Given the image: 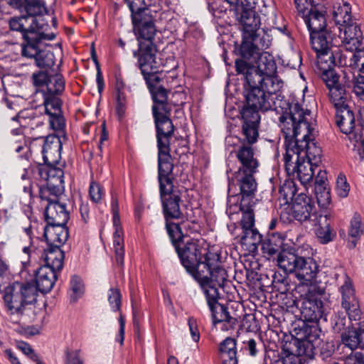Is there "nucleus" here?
I'll list each match as a JSON object with an SVG mask.
<instances>
[{
    "instance_id": "obj_42",
    "label": "nucleus",
    "mask_w": 364,
    "mask_h": 364,
    "mask_svg": "<svg viewBox=\"0 0 364 364\" xmlns=\"http://www.w3.org/2000/svg\"><path fill=\"white\" fill-rule=\"evenodd\" d=\"M333 20L336 25L343 28L346 23L350 22L351 14V7L349 3L336 4L333 6Z\"/></svg>"
},
{
    "instance_id": "obj_6",
    "label": "nucleus",
    "mask_w": 364,
    "mask_h": 364,
    "mask_svg": "<svg viewBox=\"0 0 364 364\" xmlns=\"http://www.w3.org/2000/svg\"><path fill=\"white\" fill-rule=\"evenodd\" d=\"M171 109L154 113V119L157 138L158 168L173 166V158L170 154V141L174 132L173 121L170 119Z\"/></svg>"
},
{
    "instance_id": "obj_52",
    "label": "nucleus",
    "mask_w": 364,
    "mask_h": 364,
    "mask_svg": "<svg viewBox=\"0 0 364 364\" xmlns=\"http://www.w3.org/2000/svg\"><path fill=\"white\" fill-rule=\"evenodd\" d=\"M114 232L113 235V245L114 247L116 259L118 263L122 264L124 257L123 238L122 237L121 225L114 226Z\"/></svg>"
},
{
    "instance_id": "obj_58",
    "label": "nucleus",
    "mask_w": 364,
    "mask_h": 364,
    "mask_svg": "<svg viewBox=\"0 0 364 364\" xmlns=\"http://www.w3.org/2000/svg\"><path fill=\"white\" fill-rule=\"evenodd\" d=\"M315 196L318 206L326 208L331 203V192L327 186H315Z\"/></svg>"
},
{
    "instance_id": "obj_18",
    "label": "nucleus",
    "mask_w": 364,
    "mask_h": 364,
    "mask_svg": "<svg viewBox=\"0 0 364 364\" xmlns=\"http://www.w3.org/2000/svg\"><path fill=\"white\" fill-rule=\"evenodd\" d=\"M241 141L252 145L257 141L261 116L259 112L242 108Z\"/></svg>"
},
{
    "instance_id": "obj_31",
    "label": "nucleus",
    "mask_w": 364,
    "mask_h": 364,
    "mask_svg": "<svg viewBox=\"0 0 364 364\" xmlns=\"http://www.w3.org/2000/svg\"><path fill=\"white\" fill-rule=\"evenodd\" d=\"M244 143L239 145L236 151V156L241 166L237 171L257 172L259 162L255 156V152L251 145Z\"/></svg>"
},
{
    "instance_id": "obj_10",
    "label": "nucleus",
    "mask_w": 364,
    "mask_h": 364,
    "mask_svg": "<svg viewBox=\"0 0 364 364\" xmlns=\"http://www.w3.org/2000/svg\"><path fill=\"white\" fill-rule=\"evenodd\" d=\"M31 82L36 88L35 97L41 95L43 103L60 97L65 87V81L62 75H49L47 70L33 73Z\"/></svg>"
},
{
    "instance_id": "obj_15",
    "label": "nucleus",
    "mask_w": 364,
    "mask_h": 364,
    "mask_svg": "<svg viewBox=\"0 0 364 364\" xmlns=\"http://www.w3.org/2000/svg\"><path fill=\"white\" fill-rule=\"evenodd\" d=\"M287 211L289 213V217L291 219V222L294 220H297L300 223L309 221L313 225L314 220L317 218L318 213L312 198L304 193L296 195L293 205Z\"/></svg>"
},
{
    "instance_id": "obj_51",
    "label": "nucleus",
    "mask_w": 364,
    "mask_h": 364,
    "mask_svg": "<svg viewBox=\"0 0 364 364\" xmlns=\"http://www.w3.org/2000/svg\"><path fill=\"white\" fill-rule=\"evenodd\" d=\"M262 348V343L259 338H248L242 342L240 351L245 355L255 357Z\"/></svg>"
},
{
    "instance_id": "obj_34",
    "label": "nucleus",
    "mask_w": 364,
    "mask_h": 364,
    "mask_svg": "<svg viewBox=\"0 0 364 364\" xmlns=\"http://www.w3.org/2000/svg\"><path fill=\"white\" fill-rule=\"evenodd\" d=\"M316 226L315 235L321 244H328L333 240L337 235L336 232L331 228L327 214L317 213V218L312 223Z\"/></svg>"
},
{
    "instance_id": "obj_48",
    "label": "nucleus",
    "mask_w": 364,
    "mask_h": 364,
    "mask_svg": "<svg viewBox=\"0 0 364 364\" xmlns=\"http://www.w3.org/2000/svg\"><path fill=\"white\" fill-rule=\"evenodd\" d=\"M262 235L259 232L255 225L253 228H249L242 232L240 243L245 245H255L257 247L259 244L263 242Z\"/></svg>"
},
{
    "instance_id": "obj_43",
    "label": "nucleus",
    "mask_w": 364,
    "mask_h": 364,
    "mask_svg": "<svg viewBox=\"0 0 364 364\" xmlns=\"http://www.w3.org/2000/svg\"><path fill=\"white\" fill-rule=\"evenodd\" d=\"M245 58L242 57V59L235 60V67L237 74H242L245 77V82L244 84L246 87L248 83H253L254 77L259 78L257 74L255 66L251 65L250 63L245 62Z\"/></svg>"
},
{
    "instance_id": "obj_23",
    "label": "nucleus",
    "mask_w": 364,
    "mask_h": 364,
    "mask_svg": "<svg viewBox=\"0 0 364 364\" xmlns=\"http://www.w3.org/2000/svg\"><path fill=\"white\" fill-rule=\"evenodd\" d=\"M62 100L58 97L51 100L49 102L42 103L44 107L45 113L49 116V123L50 127L59 132V134L63 137V140H66V134L65 133V119L62 114Z\"/></svg>"
},
{
    "instance_id": "obj_24",
    "label": "nucleus",
    "mask_w": 364,
    "mask_h": 364,
    "mask_svg": "<svg viewBox=\"0 0 364 364\" xmlns=\"http://www.w3.org/2000/svg\"><path fill=\"white\" fill-rule=\"evenodd\" d=\"M60 135L50 134L46 138L39 137L43 141L42 149L43 159L45 163L58 164L61 159V149L63 139Z\"/></svg>"
},
{
    "instance_id": "obj_30",
    "label": "nucleus",
    "mask_w": 364,
    "mask_h": 364,
    "mask_svg": "<svg viewBox=\"0 0 364 364\" xmlns=\"http://www.w3.org/2000/svg\"><path fill=\"white\" fill-rule=\"evenodd\" d=\"M210 311L213 325L220 330L229 331L234 329L237 326V318L230 316L228 308L224 304H218Z\"/></svg>"
},
{
    "instance_id": "obj_61",
    "label": "nucleus",
    "mask_w": 364,
    "mask_h": 364,
    "mask_svg": "<svg viewBox=\"0 0 364 364\" xmlns=\"http://www.w3.org/2000/svg\"><path fill=\"white\" fill-rule=\"evenodd\" d=\"M122 296L117 288H111L108 291V301L113 311H119L121 307Z\"/></svg>"
},
{
    "instance_id": "obj_14",
    "label": "nucleus",
    "mask_w": 364,
    "mask_h": 364,
    "mask_svg": "<svg viewBox=\"0 0 364 364\" xmlns=\"http://www.w3.org/2000/svg\"><path fill=\"white\" fill-rule=\"evenodd\" d=\"M255 172L235 171L233 177L228 176V191L235 185L239 186L240 206L247 207L248 203H254L257 183L254 176Z\"/></svg>"
},
{
    "instance_id": "obj_27",
    "label": "nucleus",
    "mask_w": 364,
    "mask_h": 364,
    "mask_svg": "<svg viewBox=\"0 0 364 364\" xmlns=\"http://www.w3.org/2000/svg\"><path fill=\"white\" fill-rule=\"evenodd\" d=\"M326 11L325 6L321 4L314 3L313 7L310 8L309 14L304 19L306 26L309 32V36L317 31H321L327 26L326 18Z\"/></svg>"
},
{
    "instance_id": "obj_36",
    "label": "nucleus",
    "mask_w": 364,
    "mask_h": 364,
    "mask_svg": "<svg viewBox=\"0 0 364 364\" xmlns=\"http://www.w3.org/2000/svg\"><path fill=\"white\" fill-rule=\"evenodd\" d=\"M48 245L61 247L69 237V231L65 225L47 224L43 234Z\"/></svg>"
},
{
    "instance_id": "obj_41",
    "label": "nucleus",
    "mask_w": 364,
    "mask_h": 364,
    "mask_svg": "<svg viewBox=\"0 0 364 364\" xmlns=\"http://www.w3.org/2000/svg\"><path fill=\"white\" fill-rule=\"evenodd\" d=\"M64 193V185L41 184L39 186V196L46 205L59 200V198Z\"/></svg>"
},
{
    "instance_id": "obj_8",
    "label": "nucleus",
    "mask_w": 364,
    "mask_h": 364,
    "mask_svg": "<svg viewBox=\"0 0 364 364\" xmlns=\"http://www.w3.org/2000/svg\"><path fill=\"white\" fill-rule=\"evenodd\" d=\"M31 38L26 44H21L22 56L34 59L36 65L41 69H50L55 65V58L54 53L47 49L45 40L52 41L55 38L54 33L46 34L44 32L41 35L31 34Z\"/></svg>"
},
{
    "instance_id": "obj_62",
    "label": "nucleus",
    "mask_w": 364,
    "mask_h": 364,
    "mask_svg": "<svg viewBox=\"0 0 364 364\" xmlns=\"http://www.w3.org/2000/svg\"><path fill=\"white\" fill-rule=\"evenodd\" d=\"M350 186L343 173H340L336 179V193L340 198H346L348 196Z\"/></svg>"
},
{
    "instance_id": "obj_32",
    "label": "nucleus",
    "mask_w": 364,
    "mask_h": 364,
    "mask_svg": "<svg viewBox=\"0 0 364 364\" xmlns=\"http://www.w3.org/2000/svg\"><path fill=\"white\" fill-rule=\"evenodd\" d=\"M70 218L64 203L59 200L45 205V219L47 224L66 225Z\"/></svg>"
},
{
    "instance_id": "obj_11",
    "label": "nucleus",
    "mask_w": 364,
    "mask_h": 364,
    "mask_svg": "<svg viewBox=\"0 0 364 364\" xmlns=\"http://www.w3.org/2000/svg\"><path fill=\"white\" fill-rule=\"evenodd\" d=\"M38 293L35 287L29 283L14 282L4 291V300L11 314H23L26 305L37 301Z\"/></svg>"
},
{
    "instance_id": "obj_54",
    "label": "nucleus",
    "mask_w": 364,
    "mask_h": 364,
    "mask_svg": "<svg viewBox=\"0 0 364 364\" xmlns=\"http://www.w3.org/2000/svg\"><path fill=\"white\" fill-rule=\"evenodd\" d=\"M241 140V138H237V136H232V135H229L225 139V149L228 155L227 156V173L230 171H232V168H230V162L231 157H234V153H235V156L237 155V149L239 146L237 145V143Z\"/></svg>"
},
{
    "instance_id": "obj_59",
    "label": "nucleus",
    "mask_w": 364,
    "mask_h": 364,
    "mask_svg": "<svg viewBox=\"0 0 364 364\" xmlns=\"http://www.w3.org/2000/svg\"><path fill=\"white\" fill-rule=\"evenodd\" d=\"M353 51L354 53L349 60V66L358 69L359 72L364 74V48L358 47Z\"/></svg>"
},
{
    "instance_id": "obj_63",
    "label": "nucleus",
    "mask_w": 364,
    "mask_h": 364,
    "mask_svg": "<svg viewBox=\"0 0 364 364\" xmlns=\"http://www.w3.org/2000/svg\"><path fill=\"white\" fill-rule=\"evenodd\" d=\"M104 191L100 183L92 181L89 187V196L93 203H98L101 201Z\"/></svg>"
},
{
    "instance_id": "obj_39",
    "label": "nucleus",
    "mask_w": 364,
    "mask_h": 364,
    "mask_svg": "<svg viewBox=\"0 0 364 364\" xmlns=\"http://www.w3.org/2000/svg\"><path fill=\"white\" fill-rule=\"evenodd\" d=\"M42 257L44 259L43 267H49L53 270L60 272L63 267L64 252L60 247L56 245H48L43 250Z\"/></svg>"
},
{
    "instance_id": "obj_5",
    "label": "nucleus",
    "mask_w": 364,
    "mask_h": 364,
    "mask_svg": "<svg viewBox=\"0 0 364 364\" xmlns=\"http://www.w3.org/2000/svg\"><path fill=\"white\" fill-rule=\"evenodd\" d=\"M174 165L158 168L157 178L159 183L160 199L162 203L164 216L166 220L178 219L182 215L180 203L181 198L173 186Z\"/></svg>"
},
{
    "instance_id": "obj_37",
    "label": "nucleus",
    "mask_w": 364,
    "mask_h": 364,
    "mask_svg": "<svg viewBox=\"0 0 364 364\" xmlns=\"http://www.w3.org/2000/svg\"><path fill=\"white\" fill-rule=\"evenodd\" d=\"M196 281L199 283L203 292L205 295V299L210 311H212L219 304L220 293L215 284L213 283V280H211L210 277L205 274V270H202L201 274Z\"/></svg>"
},
{
    "instance_id": "obj_49",
    "label": "nucleus",
    "mask_w": 364,
    "mask_h": 364,
    "mask_svg": "<svg viewBox=\"0 0 364 364\" xmlns=\"http://www.w3.org/2000/svg\"><path fill=\"white\" fill-rule=\"evenodd\" d=\"M254 204H255V202L248 203L247 207L240 205V210L242 213V232L255 225V215L252 209Z\"/></svg>"
},
{
    "instance_id": "obj_13",
    "label": "nucleus",
    "mask_w": 364,
    "mask_h": 364,
    "mask_svg": "<svg viewBox=\"0 0 364 364\" xmlns=\"http://www.w3.org/2000/svg\"><path fill=\"white\" fill-rule=\"evenodd\" d=\"M262 51L259 52L256 58L248 59L257 63L256 70L259 77L257 80L263 82V85L267 88L270 94H277V92L282 93L281 89L284 82L277 74V63L270 53Z\"/></svg>"
},
{
    "instance_id": "obj_26",
    "label": "nucleus",
    "mask_w": 364,
    "mask_h": 364,
    "mask_svg": "<svg viewBox=\"0 0 364 364\" xmlns=\"http://www.w3.org/2000/svg\"><path fill=\"white\" fill-rule=\"evenodd\" d=\"M299 336L300 337L291 336V339L283 345L282 349L289 355L299 356L300 359L303 355L313 358L316 349L315 344L307 340L302 334H299Z\"/></svg>"
},
{
    "instance_id": "obj_22",
    "label": "nucleus",
    "mask_w": 364,
    "mask_h": 364,
    "mask_svg": "<svg viewBox=\"0 0 364 364\" xmlns=\"http://www.w3.org/2000/svg\"><path fill=\"white\" fill-rule=\"evenodd\" d=\"M203 268L205 274L209 275L212 282L218 286L223 287L228 282V272L221 266L219 255L210 251L205 252Z\"/></svg>"
},
{
    "instance_id": "obj_40",
    "label": "nucleus",
    "mask_w": 364,
    "mask_h": 364,
    "mask_svg": "<svg viewBox=\"0 0 364 364\" xmlns=\"http://www.w3.org/2000/svg\"><path fill=\"white\" fill-rule=\"evenodd\" d=\"M220 357L223 364H237L238 355L237 340L227 337L221 341L219 346Z\"/></svg>"
},
{
    "instance_id": "obj_53",
    "label": "nucleus",
    "mask_w": 364,
    "mask_h": 364,
    "mask_svg": "<svg viewBox=\"0 0 364 364\" xmlns=\"http://www.w3.org/2000/svg\"><path fill=\"white\" fill-rule=\"evenodd\" d=\"M166 227L169 239L171 240L176 251V245H180L183 240L181 229L178 224L173 223V222H169V220H166Z\"/></svg>"
},
{
    "instance_id": "obj_47",
    "label": "nucleus",
    "mask_w": 364,
    "mask_h": 364,
    "mask_svg": "<svg viewBox=\"0 0 364 364\" xmlns=\"http://www.w3.org/2000/svg\"><path fill=\"white\" fill-rule=\"evenodd\" d=\"M350 321L346 310L335 311L330 318V325L333 333H341L346 328L347 323Z\"/></svg>"
},
{
    "instance_id": "obj_7",
    "label": "nucleus",
    "mask_w": 364,
    "mask_h": 364,
    "mask_svg": "<svg viewBox=\"0 0 364 364\" xmlns=\"http://www.w3.org/2000/svg\"><path fill=\"white\" fill-rule=\"evenodd\" d=\"M278 265L285 273H295L301 281L311 282L316 277L319 267L313 258H304L292 251H283L278 259Z\"/></svg>"
},
{
    "instance_id": "obj_21",
    "label": "nucleus",
    "mask_w": 364,
    "mask_h": 364,
    "mask_svg": "<svg viewBox=\"0 0 364 364\" xmlns=\"http://www.w3.org/2000/svg\"><path fill=\"white\" fill-rule=\"evenodd\" d=\"M9 27L11 30L18 31L23 37V43L26 44L28 40V37L31 38V34L41 35L43 31V24L40 23L38 21L27 16H20L11 18L9 20Z\"/></svg>"
},
{
    "instance_id": "obj_29",
    "label": "nucleus",
    "mask_w": 364,
    "mask_h": 364,
    "mask_svg": "<svg viewBox=\"0 0 364 364\" xmlns=\"http://www.w3.org/2000/svg\"><path fill=\"white\" fill-rule=\"evenodd\" d=\"M287 237V232L282 230L279 232H267V237L262 242L263 252H266L270 256L278 254L277 257V262L279 255L283 251H292L293 248L285 250L284 241Z\"/></svg>"
},
{
    "instance_id": "obj_64",
    "label": "nucleus",
    "mask_w": 364,
    "mask_h": 364,
    "mask_svg": "<svg viewBox=\"0 0 364 364\" xmlns=\"http://www.w3.org/2000/svg\"><path fill=\"white\" fill-rule=\"evenodd\" d=\"M355 95L360 101L364 102V75H358L353 80V89Z\"/></svg>"
},
{
    "instance_id": "obj_46",
    "label": "nucleus",
    "mask_w": 364,
    "mask_h": 364,
    "mask_svg": "<svg viewBox=\"0 0 364 364\" xmlns=\"http://www.w3.org/2000/svg\"><path fill=\"white\" fill-rule=\"evenodd\" d=\"M22 9L28 17L35 18L47 13V9L43 0H24Z\"/></svg>"
},
{
    "instance_id": "obj_1",
    "label": "nucleus",
    "mask_w": 364,
    "mask_h": 364,
    "mask_svg": "<svg viewBox=\"0 0 364 364\" xmlns=\"http://www.w3.org/2000/svg\"><path fill=\"white\" fill-rule=\"evenodd\" d=\"M288 122L282 123L284 139V168L287 176L296 177L306 185L312 183L315 172L321 161V150L312 137V112L296 103Z\"/></svg>"
},
{
    "instance_id": "obj_38",
    "label": "nucleus",
    "mask_w": 364,
    "mask_h": 364,
    "mask_svg": "<svg viewBox=\"0 0 364 364\" xmlns=\"http://www.w3.org/2000/svg\"><path fill=\"white\" fill-rule=\"evenodd\" d=\"M338 55L339 53L334 54L333 52H331L328 58L323 60V63L326 64L325 66L321 67V77L326 84L328 91L331 87H334L340 80V75L333 69L334 66L338 65L337 61V56Z\"/></svg>"
},
{
    "instance_id": "obj_12",
    "label": "nucleus",
    "mask_w": 364,
    "mask_h": 364,
    "mask_svg": "<svg viewBox=\"0 0 364 364\" xmlns=\"http://www.w3.org/2000/svg\"><path fill=\"white\" fill-rule=\"evenodd\" d=\"M204 248L193 240H188L186 242H181L180 246H176V252L180 259L181 265L186 272L192 275L195 280L200 276L203 269L205 253Z\"/></svg>"
},
{
    "instance_id": "obj_9",
    "label": "nucleus",
    "mask_w": 364,
    "mask_h": 364,
    "mask_svg": "<svg viewBox=\"0 0 364 364\" xmlns=\"http://www.w3.org/2000/svg\"><path fill=\"white\" fill-rule=\"evenodd\" d=\"M140 70L154 101L153 114L172 109L171 105L168 103V91L161 85L163 78L156 64H151L150 65L144 64Z\"/></svg>"
},
{
    "instance_id": "obj_33",
    "label": "nucleus",
    "mask_w": 364,
    "mask_h": 364,
    "mask_svg": "<svg viewBox=\"0 0 364 364\" xmlns=\"http://www.w3.org/2000/svg\"><path fill=\"white\" fill-rule=\"evenodd\" d=\"M58 272L49 267H40L36 272V291L43 294L50 292L57 279Z\"/></svg>"
},
{
    "instance_id": "obj_44",
    "label": "nucleus",
    "mask_w": 364,
    "mask_h": 364,
    "mask_svg": "<svg viewBox=\"0 0 364 364\" xmlns=\"http://www.w3.org/2000/svg\"><path fill=\"white\" fill-rule=\"evenodd\" d=\"M328 97L330 102H331L336 110H337L348 101L346 87L341 85L339 81L336 85L331 87L328 91Z\"/></svg>"
},
{
    "instance_id": "obj_57",
    "label": "nucleus",
    "mask_w": 364,
    "mask_h": 364,
    "mask_svg": "<svg viewBox=\"0 0 364 364\" xmlns=\"http://www.w3.org/2000/svg\"><path fill=\"white\" fill-rule=\"evenodd\" d=\"M363 233L364 228L362 225V218L360 214L355 213L348 228V236L360 239Z\"/></svg>"
},
{
    "instance_id": "obj_25",
    "label": "nucleus",
    "mask_w": 364,
    "mask_h": 364,
    "mask_svg": "<svg viewBox=\"0 0 364 364\" xmlns=\"http://www.w3.org/2000/svg\"><path fill=\"white\" fill-rule=\"evenodd\" d=\"M336 123L340 131L345 134H350L354 139L355 132H358L359 128L355 124V114L349 107L348 101L336 111Z\"/></svg>"
},
{
    "instance_id": "obj_16",
    "label": "nucleus",
    "mask_w": 364,
    "mask_h": 364,
    "mask_svg": "<svg viewBox=\"0 0 364 364\" xmlns=\"http://www.w3.org/2000/svg\"><path fill=\"white\" fill-rule=\"evenodd\" d=\"M300 313L306 322L327 321V314L323 301L310 293L301 299Z\"/></svg>"
},
{
    "instance_id": "obj_35",
    "label": "nucleus",
    "mask_w": 364,
    "mask_h": 364,
    "mask_svg": "<svg viewBox=\"0 0 364 364\" xmlns=\"http://www.w3.org/2000/svg\"><path fill=\"white\" fill-rule=\"evenodd\" d=\"M344 33V45L346 50L353 52L354 49L362 45V31L352 17L350 22L346 23L343 28H340Z\"/></svg>"
},
{
    "instance_id": "obj_3",
    "label": "nucleus",
    "mask_w": 364,
    "mask_h": 364,
    "mask_svg": "<svg viewBox=\"0 0 364 364\" xmlns=\"http://www.w3.org/2000/svg\"><path fill=\"white\" fill-rule=\"evenodd\" d=\"M253 83H248L245 87L246 104L243 109L250 112H267L273 109L279 114V127L282 129V122L286 123L291 117L296 102L295 98H286L282 93L270 94L264 87L263 82L254 77Z\"/></svg>"
},
{
    "instance_id": "obj_4",
    "label": "nucleus",
    "mask_w": 364,
    "mask_h": 364,
    "mask_svg": "<svg viewBox=\"0 0 364 364\" xmlns=\"http://www.w3.org/2000/svg\"><path fill=\"white\" fill-rule=\"evenodd\" d=\"M138 56L139 68L141 69L144 64L148 66L156 64L157 48L154 43L156 28L151 4L146 3V0H138Z\"/></svg>"
},
{
    "instance_id": "obj_20",
    "label": "nucleus",
    "mask_w": 364,
    "mask_h": 364,
    "mask_svg": "<svg viewBox=\"0 0 364 364\" xmlns=\"http://www.w3.org/2000/svg\"><path fill=\"white\" fill-rule=\"evenodd\" d=\"M310 38V43L314 50L318 64H323V60L328 59L331 55V48L333 44V34L327 29V26L321 31L312 33Z\"/></svg>"
},
{
    "instance_id": "obj_17",
    "label": "nucleus",
    "mask_w": 364,
    "mask_h": 364,
    "mask_svg": "<svg viewBox=\"0 0 364 364\" xmlns=\"http://www.w3.org/2000/svg\"><path fill=\"white\" fill-rule=\"evenodd\" d=\"M340 293L341 295V306L347 311L348 319L358 321L362 318V311L355 296V291L352 280L347 274L343 284L340 287Z\"/></svg>"
},
{
    "instance_id": "obj_2",
    "label": "nucleus",
    "mask_w": 364,
    "mask_h": 364,
    "mask_svg": "<svg viewBox=\"0 0 364 364\" xmlns=\"http://www.w3.org/2000/svg\"><path fill=\"white\" fill-rule=\"evenodd\" d=\"M240 10L242 43L239 55L246 59L257 58L261 50L269 48L272 38L267 30L261 28V18L255 10L252 0H245Z\"/></svg>"
},
{
    "instance_id": "obj_60",
    "label": "nucleus",
    "mask_w": 364,
    "mask_h": 364,
    "mask_svg": "<svg viewBox=\"0 0 364 364\" xmlns=\"http://www.w3.org/2000/svg\"><path fill=\"white\" fill-rule=\"evenodd\" d=\"M273 289L280 294H286L289 290L288 277L282 274L274 273L272 280Z\"/></svg>"
},
{
    "instance_id": "obj_56",
    "label": "nucleus",
    "mask_w": 364,
    "mask_h": 364,
    "mask_svg": "<svg viewBox=\"0 0 364 364\" xmlns=\"http://www.w3.org/2000/svg\"><path fill=\"white\" fill-rule=\"evenodd\" d=\"M289 213L287 210H282L279 220L277 218H273L268 225L267 232L282 231L284 228V223H291V220L289 218Z\"/></svg>"
},
{
    "instance_id": "obj_19",
    "label": "nucleus",
    "mask_w": 364,
    "mask_h": 364,
    "mask_svg": "<svg viewBox=\"0 0 364 364\" xmlns=\"http://www.w3.org/2000/svg\"><path fill=\"white\" fill-rule=\"evenodd\" d=\"M57 164H36L30 167L32 177L36 180H40L47 184L64 185V172L60 168H57Z\"/></svg>"
},
{
    "instance_id": "obj_28",
    "label": "nucleus",
    "mask_w": 364,
    "mask_h": 364,
    "mask_svg": "<svg viewBox=\"0 0 364 364\" xmlns=\"http://www.w3.org/2000/svg\"><path fill=\"white\" fill-rule=\"evenodd\" d=\"M343 345L353 350L364 349V321L352 325L341 334Z\"/></svg>"
},
{
    "instance_id": "obj_45",
    "label": "nucleus",
    "mask_w": 364,
    "mask_h": 364,
    "mask_svg": "<svg viewBox=\"0 0 364 364\" xmlns=\"http://www.w3.org/2000/svg\"><path fill=\"white\" fill-rule=\"evenodd\" d=\"M298 192V188L294 180L286 179L279 188V198L282 199L284 203H291L295 201Z\"/></svg>"
},
{
    "instance_id": "obj_55",
    "label": "nucleus",
    "mask_w": 364,
    "mask_h": 364,
    "mask_svg": "<svg viewBox=\"0 0 364 364\" xmlns=\"http://www.w3.org/2000/svg\"><path fill=\"white\" fill-rule=\"evenodd\" d=\"M70 302L75 303L84 293V285L80 277L74 275L70 280Z\"/></svg>"
},
{
    "instance_id": "obj_50",
    "label": "nucleus",
    "mask_w": 364,
    "mask_h": 364,
    "mask_svg": "<svg viewBox=\"0 0 364 364\" xmlns=\"http://www.w3.org/2000/svg\"><path fill=\"white\" fill-rule=\"evenodd\" d=\"M321 333L318 322H306L304 323L299 334H302L304 337L314 344V342L318 339Z\"/></svg>"
}]
</instances>
